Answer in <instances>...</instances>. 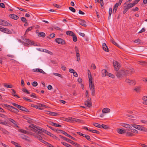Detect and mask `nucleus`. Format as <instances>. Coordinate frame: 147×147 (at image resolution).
<instances>
[{
  "instance_id": "f257e3e1",
  "label": "nucleus",
  "mask_w": 147,
  "mask_h": 147,
  "mask_svg": "<svg viewBox=\"0 0 147 147\" xmlns=\"http://www.w3.org/2000/svg\"><path fill=\"white\" fill-rule=\"evenodd\" d=\"M129 73V72L128 70L122 69L117 71L115 73V74L117 78H121L127 76Z\"/></svg>"
},
{
  "instance_id": "f03ea898",
  "label": "nucleus",
  "mask_w": 147,
  "mask_h": 147,
  "mask_svg": "<svg viewBox=\"0 0 147 147\" xmlns=\"http://www.w3.org/2000/svg\"><path fill=\"white\" fill-rule=\"evenodd\" d=\"M31 126L30 125L29 127H30L32 128V129H31L32 131H33L34 132L38 134L39 136L41 134V132L38 131L37 129L36 128V127H37L36 125L33 124H32V125Z\"/></svg>"
},
{
  "instance_id": "7ed1b4c3",
  "label": "nucleus",
  "mask_w": 147,
  "mask_h": 147,
  "mask_svg": "<svg viewBox=\"0 0 147 147\" xmlns=\"http://www.w3.org/2000/svg\"><path fill=\"white\" fill-rule=\"evenodd\" d=\"M1 22L0 23V25L5 26H12L11 24L8 23L5 20H1Z\"/></svg>"
},
{
  "instance_id": "20e7f679",
  "label": "nucleus",
  "mask_w": 147,
  "mask_h": 147,
  "mask_svg": "<svg viewBox=\"0 0 147 147\" xmlns=\"http://www.w3.org/2000/svg\"><path fill=\"white\" fill-rule=\"evenodd\" d=\"M125 82L129 85L134 86L136 84V82L135 80H130L128 78H126Z\"/></svg>"
},
{
  "instance_id": "39448f33",
  "label": "nucleus",
  "mask_w": 147,
  "mask_h": 147,
  "mask_svg": "<svg viewBox=\"0 0 147 147\" xmlns=\"http://www.w3.org/2000/svg\"><path fill=\"white\" fill-rule=\"evenodd\" d=\"M113 65L114 66L115 70L116 71H118L120 68V66L118 62L115 61H113Z\"/></svg>"
},
{
  "instance_id": "423d86ee",
  "label": "nucleus",
  "mask_w": 147,
  "mask_h": 147,
  "mask_svg": "<svg viewBox=\"0 0 147 147\" xmlns=\"http://www.w3.org/2000/svg\"><path fill=\"white\" fill-rule=\"evenodd\" d=\"M91 98H89L84 102V104L88 107H90L92 106V103L91 102Z\"/></svg>"
},
{
  "instance_id": "0eeeda50",
  "label": "nucleus",
  "mask_w": 147,
  "mask_h": 147,
  "mask_svg": "<svg viewBox=\"0 0 147 147\" xmlns=\"http://www.w3.org/2000/svg\"><path fill=\"white\" fill-rule=\"evenodd\" d=\"M3 107L5 108H7L9 111L12 112L13 107L7 104H3Z\"/></svg>"
},
{
  "instance_id": "6e6552de",
  "label": "nucleus",
  "mask_w": 147,
  "mask_h": 147,
  "mask_svg": "<svg viewBox=\"0 0 147 147\" xmlns=\"http://www.w3.org/2000/svg\"><path fill=\"white\" fill-rule=\"evenodd\" d=\"M3 107L5 108H7L9 111L12 112L13 107L7 104H3Z\"/></svg>"
},
{
  "instance_id": "1a4fd4ad",
  "label": "nucleus",
  "mask_w": 147,
  "mask_h": 147,
  "mask_svg": "<svg viewBox=\"0 0 147 147\" xmlns=\"http://www.w3.org/2000/svg\"><path fill=\"white\" fill-rule=\"evenodd\" d=\"M0 31L6 33L10 34L11 33V31L9 29H8V28H4L3 27H2L1 30H0Z\"/></svg>"
},
{
  "instance_id": "9d476101",
  "label": "nucleus",
  "mask_w": 147,
  "mask_h": 147,
  "mask_svg": "<svg viewBox=\"0 0 147 147\" xmlns=\"http://www.w3.org/2000/svg\"><path fill=\"white\" fill-rule=\"evenodd\" d=\"M55 40L57 43L59 44H63L64 43V41L61 38H56Z\"/></svg>"
},
{
  "instance_id": "9b49d317",
  "label": "nucleus",
  "mask_w": 147,
  "mask_h": 147,
  "mask_svg": "<svg viewBox=\"0 0 147 147\" xmlns=\"http://www.w3.org/2000/svg\"><path fill=\"white\" fill-rule=\"evenodd\" d=\"M33 70V71L34 72H40L44 74L46 73L42 69H34Z\"/></svg>"
},
{
  "instance_id": "f8f14e48",
  "label": "nucleus",
  "mask_w": 147,
  "mask_h": 147,
  "mask_svg": "<svg viewBox=\"0 0 147 147\" xmlns=\"http://www.w3.org/2000/svg\"><path fill=\"white\" fill-rule=\"evenodd\" d=\"M102 48L104 50L107 52H109V49L108 47L107 46L106 44L105 43H103L102 44Z\"/></svg>"
},
{
  "instance_id": "ddd939ff",
  "label": "nucleus",
  "mask_w": 147,
  "mask_h": 147,
  "mask_svg": "<svg viewBox=\"0 0 147 147\" xmlns=\"http://www.w3.org/2000/svg\"><path fill=\"white\" fill-rule=\"evenodd\" d=\"M18 108L20 110L25 111L26 112H29V111L28 109L23 106L20 105L19 108Z\"/></svg>"
},
{
  "instance_id": "4468645a",
  "label": "nucleus",
  "mask_w": 147,
  "mask_h": 147,
  "mask_svg": "<svg viewBox=\"0 0 147 147\" xmlns=\"http://www.w3.org/2000/svg\"><path fill=\"white\" fill-rule=\"evenodd\" d=\"M138 129L145 132L147 131V129L145 127L140 125H139L138 127Z\"/></svg>"
},
{
  "instance_id": "2eb2a0df",
  "label": "nucleus",
  "mask_w": 147,
  "mask_h": 147,
  "mask_svg": "<svg viewBox=\"0 0 147 147\" xmlns=\"http://www.w3.org/2000/svg\"><path fill=\"white\" fill-rule=\"evenodd\" d=\"M102 73V77H105L106 76H107L108 72L106 69H103L101 71Z\"/></svg>"
},
{
  "instance_id": "dca6fc26",
  "label": "nucleus",
  "mask_w": 147,
  "mask_h": 147,
  "mask_svg": "<svg viewBox=\"0 0 147 147\" xmlns=\"http://www.w3.org/2000/svg\"><path fill=\"white\" fill-rule=\"evenodd\" d=\"M9 17L10 18L15 20H17L19 18V17L15 14H10Z\"/></svg>"
},
{
  "instance_id": "f3484780",
  "label": "nucleus",
  "mask_w": 147,
  "mask_h": 147,
  "mask_svg": "<svg viewBox=\"0 0 147 147\" xmlns=\"http://www.w3.org/2000/svg\"><path fill=\"white\" fill-rule=\"evenodd\" d=\"M45 131V133L50 136L51 137H53V138H57L56 136H54L53 134L50 133V132H48L46 130V131Z\"/></svg>"
},
{
  "instance_id": "a211bd4d",
  "label": "nucleus",
  "mask_w": 147,
  "mask_h": 147,
  "mask_svg": "<svg viewBox=\"0 0 147 147\" xmlns=\"http://www.w3.org/2000/svg\"><path fill=\"white\" fill-rule=\"evenodd\" d=\"M79 20H80L79 23L81 25L84 27L86 26V22L84 20L80 19Z\"/></svg>"
},
{
  "instance_id": "6ab92c4d",
  "label": "nucleus",
  "mask_w": 147,
  "mask_h": 147,
  "mask_svg": "<svg viewBox=\"0 0 147 147\" xmlns=\"http://www.w3.org/2000/svg\"><path fill=\"white\" fill-rule=\"evenodd\" d=\"M42 49V50H40V49H38V50L40 51H42L44 52H45L47 53L50 54V55H51L53 54V53L51 52L50 51L48 50H47L46 49Z\"/></svg>"
},
{
  "instance_id": "aec40b11",
  "label": "nucleus",
  "mask_w": 147,
  "mask_h": 147,
  "mask_svg": "<svg viewBox=\"0 0 147 147\" xmlns=\"http://www.w3.org/2000/svg\"><path fill=\"white\" fill-rule=\"evenodd\" d=\"M31 106L32 107L35 108L36 109H38L41 110L43 109L42 108L40 107V104H39L37 105L32 104L31 105Z\"/></svg>"
},
{
  "instance_id": "412c9836",
  "label": "nucleus",
  "mask_w": 147,
  "mask_h": 147,
  "mask_svg": "<svg viewBox=\"0 0 147 147\" xmlns=\"http://www.w3.org/2000/svg\"><path fill=\"white\" fill-rule=\"evenodd\" d=\"M102 111L103 113H107L110 112V109L108 108H105L102 110Z\"/></svg>"
},
{
  "instance_id": "4be33fe9",
  "label": "nucleus",
  "mask_w": 147,
  "mask_h": 147,
  "mask_svg": "<svg viewBox=\"0 0 147 147\" xmlns=\"http://www.w3.org/2000/svg\"><path fill=\"white\" fill-rule=\"evenodd\" d=\"M136 50L137 51L142 52L143 51H144V49L143 48V47L142 46H140L138 48H137L136 49Z\"/></svg>"
},
{
  "instance_id": "5701e85b",
  "label": "nucleus",
  "mask_w": 147,
  "mask_h": 147,
  "mask_svg": "<svg viewBox=\"0 0 147 147\" xmlns=\"http://www.w3.org/2000/svg\"><path fill=\"white\" fill-rule=\"evenodd\" d=\"M18 131H19L20 132H21V133H24V134H29V132L28 131H26L25 130L23 129H19L18 130Z\"/></svg>"
},
{
  "instance_id": "b1692460",
  "label": "nucleus",
  "mask_w": 147,
  "mask_h": 147,
  "mask_svg": "<svg viewBox=\"0 0 147 147\" xmlns=\"http://www.w3.org/2000/svg\"><path fill=\"white\" fill-rule=\"evenodd\" d=\"M65 121L73 123V118L69 117L68 118H65Z\"/></svg>"
},
{
  "instance_id": "393cba45",
  "label": "nucleus",
  "mask_w": 147,
  "mask_h": 147,
  "mask_svg": "<svg viewBox=\"0 0 147 147\" xmlns=\"http://www.w3.org/2000/svg\"><path fill=\"white\" fill-rule=\"evenodd\" d=\"M117 132L119 134H122L126 132L125 129H118L117 130Z\"/></svg>"
},
{
  "instance_id": "a878e982",
  "label": "nucleus",
  "mask_w": 147,
  "mask_h": 147,
  "mask_svg": "<svg viewBox=\"0 0 147 147\" xmlns=\"http://www.w3.org/2000/svg\"><path fill=\"white\" fill-rule=\"evenodd\" d=\"M66 33L67 35L71 36H72L74 34H75L72 31H67L66 32Z\"/></svg>"
},
{
  "instance_id": "bb28decb",
  "label": "nucleus",
  "mask_w": 147,
  "mask_h": 147,
  "mask_svg": "<svg viewBox=\"0 0 147 147\" xmlns=\"http://www.w3.org/2000/svg\"><path fill=\"white\" fill-rule=\"evenodd\" d=\"M50 124L52 125V126H54L55 127H61V125H60L59 124H58V123H54L53 122H51L50 123Z\"/></svg>"
},
{
  "instance_id": "cd10ccee",
  "label": "nucleus",
  "mask_w": 147,
  "mask_h": 147,
  "mask_svg": "<svg viewBox=\"0 0 147 147\" xmlns=\"http://www.w3.org/2000/svg\"><path fill=\"white\" fill-rule=\"evenodd\" d=\"M141 90V87L140 86H136L134 89V90L136 92H139Z\"/></svg>"
},
{
  "instance_id": "c85d7f7f",
  "label": "nucleus",
  "mask_w": 147,
  "mask_h": 147,
  "mask_svg": "<svg viewBox=\"0 0 147 147\" xmlns=\"http://www.w3.org/2000/svg\"><path fill=\"white\" fill-rule=\"evenodd\" d=\"M65 140H66V141L68 142L71 143L73 145H74L75 144V142H74L72 141L71 140H70L68 138H67L66 137H65Z\"/></svg>"
},
{
  "instance_id": "c756f323",
  "label": "nucleus",
  "mask_w": 147,
  "mask_h": 147,
  "mask_svg": "<svg viewBox=\"0 0 147 147\" xmlns=\"http://www.w3.org/2000/svg\"><path fill=\"white\" fill-rule=\"evenodd\" d=\"M123 126L127 128L131 129L132 127L131 125L127 124H124Z\"/></svg>"
},
{
  "instance_id": "7c9ffc66",
  "label": "nucleus",
  "mask_w": 147,
  "mask_h": 147,
  "mask_svg": "<svg viewBox=\"0 0 147 147\" xmlns=\"http://www.w3.org/2000/svg\"><path fill=\"white\" fill-rule=\"evenodd\" d=\"M20 135L22 139L26 140H28L27 138H28V137L26 135L23 134H20Z\"/></svg>"
},
{
  "instance_id": "2f4dec72",
  "label": "nucleus",
  "mask_w": 147,
  "mask_h": 147,
  "mask_svg": "<svg viewBox=\"0 0 147 147\" xmlns=\"http://www.w3.org/2000/svg\"><path fill=\"white\" fill-rule=\"evenodd\" d=\"M8 119L9 121L10 122H11L15 125L17 126V127H18V126L17 125V124L16 123V121L15 120H14L11 118H9Z\"/></svg>"
},
{
  "instance_id": "473e14b6",
  "label": "nucleus",
  "mask_w": 147,
  "mask_h": 147,
  "mask_svg": "<svg viewBox=\"0 0 147 147\" xmlns=\"http://www.w3.org/2000/svg\"><path fill=\"white\" fill-rule=\"evenodd\" d=\"M38 36L44 38L45 36V33L43 32H40L38 33Z\"/></svg>"
},
{
  "instance_id": "72a5a7b5",
  "label": "nucleus",
  "mask_w": 147,
  "mask_h": 147,
  "mask_svg": "<svg viewBox=\"0 0 147 147\" xmlns=\"http://www.w3.org/2000/svg\"><path fill=\"white\" fill-rule=\"evenodd\" d=\"M127 70H128L129 71V73L128 74H130V75H131L132 74H133L134 71V69L133 68H131Z\"/></svg>"
},
{
  "instance_id": "f704fd0d",
  "label": "nucleus",
  "mask_w": 147,
  "mask_h": 147,
  "mask_svg": "<svg viewBox=\"0 0 147 147\" xmlns=\"http://www.w3.org/2000/svg\"><path fill=\"white\" fill-rule=\"evenodd\" d=\"M89 131L90 132H91L93 133H96L97 134H99L100 133L99 132L96 130L94 129H89Z\"/></svg>"
},
{
  "instance_id": "c9c22d12",
  "label": "nucleus",
  "mask_w": 147,
  "mask_h": 147,
  "mask_svg": "<svg viewBox=\"0 0 147 147\" xmlns=\"http://www.w3.org/2000/svg\"><path fill=\"white\" fill-rule=\"evenodd\" d=\"M101 128L105 129H108L109 128V127L108 126L104 124H102L101 125Z\"/></svg>"
},
{
  "instance_id": "e433bc0d",
  "label": "nucleus",
  "mask_w": 147,
  "mask_h": 147,
  "mask_svg": "<svg viewBox=\"0 0 147 147\" xmlns=\"http://www.w3.org/2000/svg\"><path fill=\"white\" fill-rule=\"evenodd\" d=\"M73 37V40L74 42H76L77 41V38L75 34L72 36Z\"/></svg>"
},
{
  "instance_id": "4c0bfd02",
  "label": "nucleus",
  "mask_w": 147,
  "mask_h": 147,
  "mask_svg": "<svg viewBox=\"0 0 147 147\" xmlns=\"http://www.w3.org/2000/svg\"><path fill=\"white\" fill-rule=\"evenodd\" d=\"M91 91V94L92 96L95 95V88H92V89H90Z\"/></svg>"
},
{
  "instance_id": "58836bf2",
  "label": "nucleus",
  "mask_w": 147,
  "mask_h": 147,
  "mask_svg": "<svg viewBox=\"0 0 147 147\" xmlns=\"http://www.w3.org/2000/svg\"><path fill=\"white\" fill-rule=\"evenodd\" d=\"M36 128L38 130L40 131L41 132H43L44 133L45 132V131H46V130H45L44 129L42 128L39 127H36Z\"/></svg>"
},
{
  "instance_id": "ea45409f",
  "label": "nucleus",
  "mask_w": 147,
  "mask_h": 147,
  "mask_svg": "<svg viewBox=\"0 0 147 147\" xmlns=\"http://www.w3.org/2000/svg\"><path fill=\"white\" fill-rule=\"evenodd\" d=\"M139 62L140 63V64L143 65H147V63L145 61H140Z\"/></svg>"
},
{
  "instance_id": "a19ab883",
  "label": "nucleus",
  "mask_w": 147,
  "mask_h": 147,
  "mask_svg": "<svg viewBox=\"0 0 147 147\" xmlns=\"http://www.w3.org/2000/svg\"><path fill=\"white\" fill-rule=\"evenodd\" d=\"M2 131L5 134L7 135H9V132L6 130L5 129H3L2 130Z\"/></svg>"
},
{
  "instance_id": "79ce46f5",
  "label": "nucleus",
  "mask_w": 147,
  "mask_h": 147,
  "mask_svg": "<svg viewBox=\"0 0 147 147\" xmlns=\"http://www.w3.org/2000/svg\"><path fill=\"white\" fill-rule=\"evenodd\" d=\"M82 120L79 119L73 118V123H74V121L77 122L79 123H81L82 122Z\"/></svg>"
},
{
  "instance_id": "37998d69",
  "label": "nucleus",
  "mask_w": 147,
  "mask_h": 147,
  "mask_svg": "<svg viewBox=\"0 0 147 147\" xmlns=\"http://www.w3.org/2000/svg\"><path fill=\"white\" fill-rule=\"evenodd\" d=\"M47 126L49 128L51 129L52 130L54 131H56V132H57V129H56V128H54L53 127H51L50 126H49V125H47Z\"/></svg>"
},
{
  "instance_id": "c03bdc74",
  "label": "nucleus",
  "mask_w": 147,
  "mask_h": 147,
  "mask_svg": "<svg viewBox=\"0 0 147 147\" xmlns=\"http://www.w3.org/2000/svg\"><path fill=\"white\" fill-rule=\"evenodd\" d=\"M77 61H79L80 59V54L79 53H76Z\"/></svg>"
},
{
  "instance_id": "a18cd8bd",
  "label": "nucleus",
  "mask_w": 147,
  "mask_h": 147,
  "mask_svg": "<svg viewBox=\"0 0 147 147\" xmlns=\"http://www.w3.org/2000/svg\"><path fill=\"white\" fill-rule=\"evenodd\" d=\"M84 137H85L89 141H90L91 140L90 137L88 135L84 134Z\"/></svg>"
},
{
  "instance_id": "49530a36",
  "label": "nucleus",
  "mask_w": 147,
  "mask_h": 147,
  "mask_svg": "<svg viewBox=\"0 0 147 147\" xmlns=\"http://www.w3.org/2000/svg\"><path fill=\"white\" fill-rule=\"evenodd\" d=\"M93 125L95 127L101 128V125L100 124L97 123H94L93 124Z\"/></svg>"
},
{
  "instance_id": "de8ad7c7",
  "label": "nucleus",
  "mask_w": 147,
  "mask_h": 147,
  "mask_svg": "<svg viewBox=\"0 0 147 147\" xmlns=\"http://www.w3.org/2000/svg\"><path fill=\"white\" fill-rule=\"evenodd\" d=\"M19 110L18 109H17L16 108L13 107V110L12 112H14L15 113H17L18 112Z\"/></svg>"
},
{
  "instance_id": "09e8293b",
  "label": "nucleus",
  "mask_w": 147,
  "mask_h": 147,
  "mask_svg": "<svg viewBox=\"0 0 147 147\" xmlns=\"http://www.w3.org/2000/svg\"><path fill=\"white\" fill-rule=\"evenodd\" d=\"M89 78V84L92 83V76L91 75L88 76Z\"/></svg>"
},
{
  "instance_id": "8fccbe9b",
  "label": "nucleus",
  "mask_w": 147,
  "mask_h": 147,
  "mask_svg": "<svg viewBox=\"0 0 147 147\" xmlns=\"http://www.w3.org/2000/svg\"><path fill=\"white\" fill-rule=\"evenodd\" d=\"M107 76H109L112 78H114L115 76L113 74L108 72Z\"/></svg>"
},
{
  "instance_id": "3c124183",
  "label": "nucleus",
  "mask_w": 147,
  "mask_h": 147,
  "mask_svg": "<svg viewBox=\"0 0 147 147\" xmlns=\"http://www.w3.org/2000/svg\"><path fill=\"white\" fill-rule=\"evenodd\" d=\"M4 86L5 87L7 88H12V85H8L6 84H4Z\"/></svg>"
},
{
  "instance_id": "603ef678",
  "label": "nucleus",
  "mask_w": 147,
  "mask_h": 147,
  "mask_svg": "<svg viewBox=\"0 0 147 147\" xmlns=\"http://www.w3.org/2000/svg\"><path fill=\"white\" fill-rule=\"evenodd\" d=\"M126 135L127 136H134V134L131 132H127L126 134Z\"/></svg>"
},
{
  "instance_id": "864d4df0",
  "label": "nucleus",
  "mask_w": 147,
  "mask_h": 147,
  "mask_svg": "<svg viewBox=\"0 0 147 147\" xmlns=\"http://www.w3.org/2000/svg\"><path fill=\"white\" fill-rule=\"evenodd\" d=\"M89 89H91L92 88H95V87L94 85V84H89Z\"/></svg>"
},
{
  "instance_id": "5fc2aeb1",
  "label": "nucleus",
  "mask_w": 147,
  "mask_h": 147,
  "mask_svg": "<svg viewBox=\"0 0 147 147\" xmlns=\"http://www.w3.org/2000/svg\"><path fill=\"white\" fill-rule=\"evenodd\" d=\"M22 91L28 94H30V92L25 88H24L22 89Z\"/></svg>"
},
{
  "instance_id": "6e6d98bb",
  "label": "nucleus",
  "mask_w": 147,
  "mask_h": 147,
  "mask_svg": "<svg viewBox=\"0 0 147 147\" xmlns=\"http://www.w3.org/2000/svg\"><path fill=\"white\" fill-rule=\"evenodd\" d=\"M32 84L33 86L35 87L37 86L38 83L34 81L32 82Z\"/></svg>"
},
{
  "instance_id": "4d7b16f0",
  "label": "nucleus",
  "mask_w": 147,
  "mask_h": 147,
  "mask_svg": "<svg viewBox=\"0 0 147 147\" xmlns=\"http://www.w3.org/2000/svg\"><path fill=\"white\" fill-rule=\"evenodd\" d=\"M69 9L70 10L73 12H75L76 11V10L74 7H69Z\"/></svg>"
},
{
  "instance_id": "13d9d810",
  "label": "nucleus",
  "mask_w": 147,
  "mask_h": 147,
  "mask_svg": "<svg viewBox=\"0 0 147 147\" xmlns=\"http://www.w3.org/2000/svg\"><path fill=\"white\" fill-rule=\"evenodd\" d=\"M29 44H31L32 45H34V46H38V45H37V44L36 43L34 42L33 41H30V42H29Z\"/></svg>"
},
{
  "instance_id": "bf43d9fd",
  "label": "nucleus",
  "mask_w": 147,
  "mask_h": 147,
  "mask_svg": "<svg viewBox=\"0 0 147 147\" xmlns=\"http://www.w3.org/2000/svg\"><path fill=\"white\" fill-rule=\"evenodd\" d=\"M111 42L115 45H116L117 47H118L119 46V45L114 41H113V40H112L111 39Z\"/></svg>"
},
{
  "instance_id": "052dcab7",
  "label": "nucleus",
  "mask_w": 147,
  "mask_h": 147,
  "mask_svg": "<svg viewBox=\"0 0 147 147\" xmlns=\"http://www.w3.org/2000/svg\"><path fill=\"white\" fill-rule=\"evenodd\" d=\"M33 28L32 26H31L28 28L26 31V33L28 32H29Z\"/></svg>"
},
{
  "instance_id": "680f3d73",
  "label": "nucleus",
  "mask_w": 147,
  "mask_h": 147,
  "mask_svg": "<svg viewBox=\"0 0 147 147\" xmlns=\"http://www.w3.org/2000/svg\"><path fill=\"white\" fill-rule=\"evenodd\" d=\"M21 38L25 42H30V41L29 40V39H26L25 38H24L23 37H22V38L21 37Z\"/></svg>"
},
{
  "instance_id": "e2e57ef3",
  "label": "nucleus",
  "mask_w": 147,
  "mask_h": 147,
  "mask_svg": "<svg viewBox=\"0 0 147 147\" xmlns=\"http://www.w3.org/2000/svg\"><path fill=\"white\" fill-rule=\"evenodd\" d=\"M58 115V114L54 112H51L50 115L51 116H56Z\"/></svg>"
},
{
  "instance_id": "0e129e2a",
  "label": "nucleus",
  "mask_w": 147,
  "mask_h": 147,
  "mask_svg": "<svg viewBox=\"0 0 147 147\" xmlns=\"http://www.w3.org/2000/svg\"><path fill=\"white\" fill-rule=\"evenodd\" d=\"M46 145L48 147H54L52 144L47 142Z\"/></svg>"
},
{
  "instance_id": "69168bd1",
  "label": "nucleus",
  "mask_w": 147,
  "mask_h": 147,
  "mask_svg": "<svg viewBox=\"0 0 147 147\" xmlns=\"http://www.w3.org/2000/svg\"><path fill=\"white\" fill-rule=\"evenodd\" d=\"M0 7L2 8H5V5L3 3H0Z\"/></svg>"
},
{
  "instance_id": "338daca9",
  "label": "nucleus",
  "mask_w": 147,
  "mask_h": 147,
  "mask_svg": "<svg viewBox=\"0 0 147 147\" xmlns=\"http://www.w3.org/2000/svg\"><path fill=\"white\" fill-rule=\"evenodd\" d=\"M21 21L24 22H26V19L24 17H22L21 18Z\"/></svg>"
},
{
  "instance_id": "774afa93",
  "label": "nucleus",
  "mask_w": 147,
  "mask_h": 147,
  "mask_svg": "<svg viewBox=\"0 0 147 147\" xmlns=\"http://www.w3.org/2000/svg\"><path fill=\"white\" fill-rule=\"evenodd\" d=\"M131 132L134 133H138V131L135 129H131Z\"/></svg>"
}]
</instances>
